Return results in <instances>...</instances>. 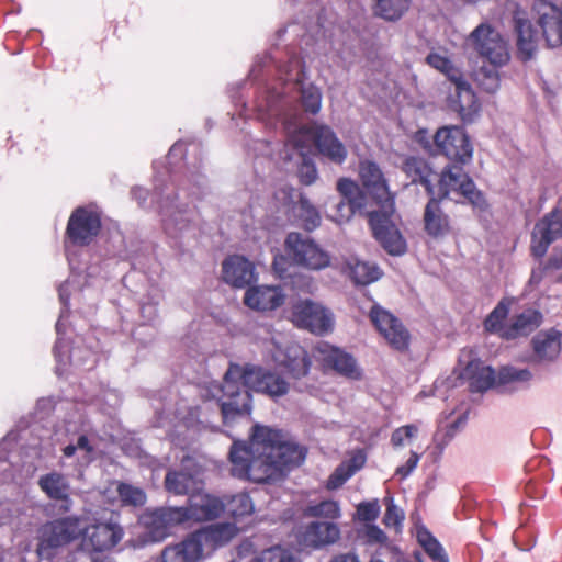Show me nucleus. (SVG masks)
<instances>
[{
    "label": "nucleus",
    "instance_id": "20e7f679",
    "mask_svg": "<svg viewBox=\"0 0 562 562\" xmlns=\"http://www.w3.org/2000/svg\"><path fill=\"white\" fill-rule=\"evenodd\" d=\"M467 44L490 66L504 67L510 60L506 37L488 22L480 23L467 37Z\"/></svg>",
    "mask_w": 562,
    "mask_h": 562
},
{
    "label": "nucleus",
    "instance_id": "4468645a",
    "mask_svg": "<svg viewBox=\"0 0 562 562\" xmlns=\"http://www.w3.org/2000/svg\"><path fill=\"white\" fill-rule=\"evenodd\" d=\"M186 514L180 507L147 510L140 516V524L148 531L150 541L158 542L169 536L170 530L184 521Z\"/></svg>",
    "mask_w": 562,
    "mask_h": 562
},
{
    "label": "nucleus",
    "instance_id": "9d476101",
    "mask_svg": "<svg viewBox=\"0 0 562 562\" xmlns=\"http://www.w3.org/2000/svg\"><path fill=\"white\" fill-rule=\"evenodd\" d=\"M82 532V521L78 518H66L46 524L41 529L38 554L49 558V549L67 544Z\"/></svg>",
    "mask_w": 562,
    "mask_h": 562
},
{
    "label": "nucleus",
    "instance_id": "5fc2aeb1",
    "mask_svg": "<svg viewBox=\"0 0 562 562\" xmlns=\"http://www.w3.org/2000/svg\"><path fill=\"white\" fill-rule=\"evenodd\" d=\"M337 190L345 198V200L362 206L363 198L358 184L355 181L342 178L337 183Z\"/></svg>",
    "mask_w": 562,
    "mask_h": 562
},
{
    "label": "nucleus",
    "instance_id": "13d9d810",
    "mask_svg": "<svg viewBox=\"0 0 562 562\" xmlns=\"http://www.w3.org/2000/svg\"><path fill=\"white\" fill-rule=\"evenodd\" d=\"M362 538L370 544H384L387 537L382 529L375 525L367 524L361 530Z\"/></svg>",
    "mask_w": 562,
    "mask_h": 562
},
{
    "label": "nucleus",
    "instance_id": "8fccbe9b",
    "mask_svg": "<svg viewBox=\"0 0 562 562\" xmlns=\"http://www.w3.org/2000/svg\"><path fill=\"white\" fill-rule=\"evenodd\" d=\"M508 315V306L506 303L501 302L492 311V313L485 319V328L488 331L499 333L503 337L504 330L508 328V326H503V322Z\"/></svg>",
    "mask_w": 562,
    "mask_h": 562
},
{
    "label": "nucleus",
    "instance_id": "5701e85b",
    "mask_svg": "<svg viewBox=\"0 0 562 562\" xmlns=\"http://www.w3.org/2000/svg\"><path fill=\"white\" fill-rule=\"evenodd\" d=\"M165 487L176 495L191 494L199 491L201 480L195 463L191 458H184L181 471H169L165 479Z\"/></svg>",
    "mask_w": 562,
    "mask_h": 562
},
{
    "label": "nucleus",
    "instance_id": "4d7b16f0",
    "mask_svg": "<svg viewBox=\"0 0 562 562\" xmlns=\"http://www.w3.org/2000/svg\"><path fill=\"white\" fill-rule=\"evenodd\" d=\"M385 503L386 512L383 521L386 527L394 528L398 531L404 520V512L394 504L392 497H386Z\"/></svg>",
    "mask_w": 562,
    "mask_h": 562
},
{
    "label": "nucleus",
    "instance_id": "0e129e2a",
    "mask_svg": "<svg viewBox=\"0 0 562 562\" xmlns=\"http://www.w3.org/2000/svg\"><path fill=\"white\" fill-rule=\"evenodd\" d=\"M547 277L553 279L552 273L548 269V263L546 266H538L533 268L528 282V286L531 289L539 288Z\"/></svg>",
    "mask_w": 562,
    "mask_h": 562
},
{
    "label": "nucleus",
    "instance_id": "3c124183",
    "mask_svg": "<svg viewBox=\"0 0 562 562\" xmlns=\"http://www.w3.org/2000/svg\"><path fill=\"white\" fill-rule=\"evenodd\" d=\"M64 346L61 345L60 339H58L56 346H55V357L59 363H66V359H69L70 362L75 363L76 366H86V364H93L94 363V353L92 351H87L85 353V357L80 356L79 348H72L70 351V355L68 357H63L61 348Z\"/></svg>",
    "mask_w": 562,
    "mask_h": 562
},
{
    "label": "nucleus",
    "instance_id": "6ab92c4d",
    "mask_svg": "<svg viewBox=\"0 0 562 562\" xmlns=\"http://www.w3.org/2000/svg\"><path fill=\"white\" fill-rule=\"evenodd\" d=\"M314 358L323 366L333 368L338 373L350 379H359L361 371L356 360L347 352L336 348L328 342L321 341L314 347Z\"/></svg>",
    "mask_w": 562,
    "mask_h": 562
},
{
    "label": "nucleus",
    "instance_id": "c756f323",
    "mask_svg": "<svg viewBox=\"0 0 562 562\" xmlns=\"http://www.w3.org/2000/svg\"><path fill=\"white\" fill-rule=\"evenodd\" d=\"M203 559L201 546L191 533L182 541L167 546L156 562H200Z\"/></svg>",
    "mask_w": 562,
    "mask_h": 562
},
{
    "label": "nucleus",
    "instance_id": "c85d7f7f",
    "mask_svg": "<svg viewBox=\"0 0 562 562\" xmlns=\"http://www.w3.org/2000/svg\"><path fill=\"white\" fill-rule=\"evenodd\" d=\"M340 537V530L334 522L314 521L306 526L301 535L300 543L304 548H321L336 542Z\"/></svg>",
    "mask_w": 562,
    "mask_h": 562
},
{
    "label": "nucleus",
    "instance_id": "864d4df0",
    "mask_svg": "<svg viewBox=\"0 0 562 562\" xmlns=\"http://www.w3.org/2000/svg\"><path fill=\"white\" fill-rule=\"evenodd\" d=\"M362 206L355 204L350 201L342 200L338 202L333 212L328 214L329 218L337 224H345L351 220L356 210Z\"/></svg>",
    "mask_w": 562,
    "mask_h": 562
},
{
    "label": "nucleus",
    "instance_id": "a18cd8bd",
    "mask_svg": "<svg viewBox=\"0 0 562 562\" xmlns=\"http://www.w3.org/2000/svg\"><path fill=\"white\" fill-rule=\"evenodd\" d=\"M417 540L435 562H448L440 543L429 533L428 530L419 528Z\"/></svg>",
    "mask_w": 562,
    "mask_h": 562
},
{
    "label": "nucleus",
    "instance_id": "774afa93",
    "mask_svg": "<svg viewBox=\"0 0 562 562\" xmlns=\"http://www.w3.org/2000/svg\"><path fill=\"white\" fill-rule=\"evenodd\" d=\"M364 462H366L364 454L362 452L358 451L355 454H352V457L348 461L344 462L342 464L347 465L348 470H352V475H353L358 470H360L363 467Z\"/></svg>",
    "mask_w": 562,
    "mask_h": 562
},
{
    "label": "nucleus",
    "instance_id": "603ef678",
    "mask_svg": "<svg viewBox=\"0 0 562 562\" xmlns=\"http://www.w3.org/2000/svg\"><path fill=\"white\" fill-rule=\"evenodd\" d=\"M77 278H78L77 276H71L70 279H68L66 281V283L59 288V299H60V302H61L64 308L68 307L69 299L71 295L70 289L75 290L76 292L78 291V288L75 286L78 283ZM65 317H66V310H63L60 313L59 319L56 323V331H57L58 336H60L63 333Z\"/></svg>",
    "mask_w": 562,
    "mask_h": 562
},
{
    "label": "nucleus",
    "instance_id": "69168bd1",
    "mask_svg": "<svg viewBox=\"0 0 562 562\" xmlns=\"http://www.w3.org/2000/svg\"><path fill=\"white\" fill-rule=\"evenodd\" d=\"M420 460V454L416 451H411V454L405 464L397 467L395 474L402 479L407 477L417 467Z\"/></svg>",
    "mask_w": 562,
    "mask_h": 562
},
{
    "label": "nucleus",
    "instance_id": "79ce46f5",
    "mask_svg": "<svg viewBox=\"0 0 562 562\" xmlns=\"http://www.w3.org/2000/svg\"><path fill=\"white\" fill-rule=\"evenodd\" d=\"M98 453L97 447L86 436H80L76 445H68L64 448L65 457L69 458L77 454L82 463L90 462Z\"/></svg>",
    "mask_w": 562,
    "mask_h": 562
},
{
    "label": "nucleus",
    "instance_id": "de8ad7c7",
    "mask_svg": "<svg viewBox=\"0 0 562 562\" xmlns=\"http://www.w3.org/2000/svg\"><path fill=\"white\" fill-rule=\"evenodd\" d=\"M419 427L416 424H409L396 428L391 436V443L395 449L411 446L417 438Z\"/></svg>",
    "mask_w": 562,
    "mask_h": 562
},
{
    "label": "nucleus",
    "instance_id": "a19ab883",
    "mask_svg": "<svg viewBox=\"0 0 562 562\" xmlns=\"http://www.w3.org/2000/svg\"><path fill=\"white\" fill-rule=\"evenodd\" d=\"M292 79L295 80V85L300 87L302 102L306 111H310L311 113H317L322 103V95L319 90L313 85L304 86L302 79L299 78V75H288L286 80Z\"/></svg>",
    "mask_w": 562,
    "mask_h": 562
},
{
    "label": "nucleus",
    "instance_id": "a878e982",
    "mask_svg": "<svg viewBox=\"0 0 562 562\" xmlns=\"http://www.w3.org/2000/svg\"><path fill=\"white\" fill-rule=\"evenodd\" d=\"M238 532V528L231 522L215 524L193 532V537L201 546L202 553L213 551L228 543Z\"/></svg>",
    "mask_w": 562,
    "mask_h": 562
},
{
    "label": "nucleus",
    "instance_id": "052dcab7",
    "mask_svg": "<svg viewBox=\"0 0 562 562\" xmlns=\"http://www.w3.org/2000/svg\"><path fill=\"white\" fill-rule=\"evenodd\" d=\"M548 269L554 280L562 281V244L553 248L548 260Z\"/></svg>",
    "mask_w": 562,
    "mask_h": 562
},
{
    "label": "nucleus",
    "instance_id": "2f4dec72",
    "mask_svg": "<svg viewBox=\"0 0 562 562\" xmlns=\"http://www.w3.org/2000/svg\"><path fill=\"white\" fill-rule=\"evenodd\" d=\"M533 358L537 362H551L561 352V334L555 329L541 330L532 339Z\"/></svg>",
    "mask_w": 562,
    "mask_h": 562
},
{
    "label": "nucleus",
    "instance_id": "ddd939ff",
    "mask_svg": "<svg viewBox=\"0 0 562 562\" xmlns=\"http://www.w3.org/2000/svg\"><path fill=\"white\" fill-rule=\"evenodd\" d=\"M270 353L276 364L284 368L293 379H301L310 371L307 352L296 342L273 341Z\"/></svg>",
    "mask_w": 562,
    "mask_h": 562
},
{
    "label": "nucleus",
    "instance_id": "f704fd0d",
    "mask_svg": "<svg viewBox=\"0 0 562 562\" xmlns=\"http://www.w3.org/2000/svg\"><path fill=\"white\" fill-rule=\"evenodd\" d=\"M288 144L284 150V159L286 160H295L296 158L301 160V166L299 169V177L302 183L311 184L317 178V170L315 165L307 158V155L311 153L307 148L303 150L295 146L290 140V134H288Z\"/></svg>",
    "mask_w": 562,
    "mask_h": 562
},
{
    "label": "nucleus",
    "instance_id": "7c9ffc66",
    "mask_svg": "<svg viewBox=\"0 0 562 562\" xmlns=\"http://www.w3.org/2000/svg\"><path fill=\"white\" fill-rule=\"evenodd\" d=\"M424 228L432 238H443L451 232L449 216L441 210L438 200L431 195L424 212Z\"/></svg>",
    "mask_w": 562,
    "mask_h": 562
},
{
    "label": "nucleus",
    "instance_id": "cd10ccee",
    "mask_svg": "<svg viewBox=\"0 0 562 562\" xmlns=\"http://www.w3.org/2000/svg\"><path fill=\"white\" fill-rule=\"evenodd\" d=\"M451 85V106L459 112L463 121H473L480 111V104L470 85L462 77L454 79Z\"/></svg>",
    "mask_w": 562,
    "mask_h": 562
},
{
    "label": "nucleus",
    "instance_id": "1a4fd4ad",
    "mask_svg": "<svg viewBox=\"0 0 562 562\" xmlns=\"http://www.w3.org/2000/svg\"><path fill=\"white\" fill-rule=\"evenodd\" d=\"M274 200L278 210L291 212L294 217L302 221L306 229L312 231L321 224V215L316 207L292 187H281L274 193Z\"/></svg>",
    "mask_w": 562,
    "mask_h": 562
},
{
    "label": "nucleus",
    "instance_id": "4be33fe9",
    "mask_svg": "<svg viewBox=\"0 0 562 562\" xmlns=\"http://www.w3.org/2000/svg\"><path fill=\"white\" fill-rule=\"evenodd\" d=\"M359 175L363 187L373 196L380 209H382V204H394V196L390 192L386 180L375 162L370 160L361 161Z\"/></svg>",
    "mask_w": 562,
    "mask_h": 562
},
{
    "label": "nucleus",
    "instance_id": "bb28decb",
    "mask_svg": "<svg viewBox=\"0 0 562 562\" xmlns=\"http://www.w3.org/2000/svg\"><path fill=\"white\" fill-rule=\"evenodd\" d=\"M538 24L549 47L562 46V8L546 5L537 8Z\"/></svg>",
    "mask_w": 562,
    "mask_h": 562
},
{
    "label": "nucleus",
    "instance_id": "e433bc0d",
    "mask_svg": "<svg viewBox=\"0 0 562 562\" xmlns=\"http://www.w3.org/2000/svg\"><path fill=\"white\" fill-rule=\"evenodd\" d=\"M404 172L412 178L413 182L423 183L430 195H435V187L431 181L436 177L428 164L417 157H408L403 164Z\"/></svg>",
    "mask_w": 562,
    "mask_h": 562
},
{
    "label": "nucleus",
    "instance_id": "338daca9",
    "mask_svg": "<svg viewBox=\"0 0 562 562\" xmlns=\"http://www.w3.org/2000/svg\"><path fill=\"white\" fill-rule=\"evenodd\" d=\"M180 220H178V214H171L168 215V217L165 220V226L168 232H171L173 228L182 231L186 227V223L189 221L187 217H183L182 214H180Z\"/></svg>",
    "mask_w": 562,
    "mask_h": 562
},
{
    "label": "nucleus",
    "instance_id": "b1692460",
    "mask_svg": "<svg viewBox=\"0 0 562 562\" xmlns=\"http://www.w3.org/2000/svg\"><path fill=\"white\" fill-rule=\"evenodd\" d=\"M285 301V294L278 285H256L247 289L244 295L246 306L258 312L273 311Z\"/></svg>",
    "mask_w": 562,
    "mask_h": 562
},
{
    "label": "nucleus",
    "instance_id": "6e6552de",
    "mask_svg": "<svg viewBox=\"0 0 562 562\" xmlns=\"http://www.w3.org/2000/svg\"><path fill=\"white\" fill-rule=\"evenodd\" d=\"M291 321L296 327L316 335H325L334 328L331 312L311 300H302L293 305Z\"/></svg>",
    "mask_w": 562,
    "mask_h": 562
},
{
    "label": "nucleus",
    "instance_id": "aec40b11",
    "mask_svg": "<svg viewBox=\"0 0 562 562\" xmlns=\"http://www.w3.org/2000/svg\"><path fill=\"white\" fill-rule=\"evenodd\" d=\"M184 514V521H205L217 518L224 510V503L215 495L199 491L191 494L187 507H180Z\"/></svg>",
    "mask_w": 562,
    "mask_h": 562
},
{
    "label": "nucleus",
    "instance_id": "ea45409f",
    "mask_svg": "<svg viewBox=\"0 0 562 562\" xmlns=\"http://www.w3.org/2000/svg\"><path fill=\"white\" fill-rule=\"evenodd\" d=\"M499 67L482 66L474 75V80L479 88L490 94H494L501 87Z\"/></svg>",
    "mask_w": 562,
    "mask_h": 562
},
{
    "label": "nucleus",
    "instance_id": "f8f14e48",
    "mask_svg": "<svg viewBox=\"0 0 562 562\" xmlns=\"http://www.w3.org/2000/svg\"><path fill=\"white\" fill-rule=\"evenodd\" d=\"M370 319L379 334L394 349L403 351L409 345V333L392 313L374 304L370 310Z\"/></svg>",
    "mask_w": 562,
    "mask_h": 562
},
{
    "label": "nucleus",
    "instance_id": "4c0bfd02",
    "mask_svg": "<svg viewBox=\"0 0 562 562\" xmlns=\"http://www.w3.org/2000/svg\"><path fill=\"white\" fill-rule=\"evenodd\" d=\"M40 488L52 499L67 501L70 494V485L65 475L50 472L38 480Z\"/></svg>",
    "mask_w": 562,
    "mask_h": 562
},
{
    "label": "nucleus",
    "instance_id": "9b49d317",
    "mask_svg": "<svg viewBox=\"0 0 562 562\" xmlns=\"http://www.w3.org/2000/svg\"><path fill=\"white\" fill-rule=\"evenodd\" d=\"M434 140L438 150L450 160L465 164L471 160L473 147L468 135L460 126H443L439 128Z\"/></svg>",
    "mask_w": 562,
    "mask_h": 562
},
{
    "label": "nucleus",
    "instance_id": "c03bdc74",
    "mask_svg": "<svg viewBox=\"0 0 562 562\" xmlns=\"http://www.w3.org/2000/svg\"><path fill=\"white\" fill-rule=\"evenodd\" d=\"M426 61L430 67L445 74L451 80V83L454 81V79L460 78L446 52H431L427 56Z\"/></svg>",
    "mask_w": 562,
    "mask_h": 562
},
{
    "label": "nucleus",
    "instance_id": "6e6d98bb",
    "mask_svg": "<svg viewBox=\"0 0 562 562\" xmlns=\"http://www.w3.org/2000/svg\"><path fill=\"white\" fill-rule=\"evenodd\" d=\"M252 562H297L290 552L281 547H272L262 551Z\"/></svg>",
    "mask_w": 562,
    "mask_h": 562
},
{
    "label": "nucleus",
    "instance_id": "0eeeda50",
    "mask_svg": "<svg viewBox=\"0 0 562 562\" xmlns=\"http://www.w3.org/2000/svg\"><path fill=\"white\" fill-rule=\"evenodd\" d=\"M369 221L374 237L390 255L401 256L406 251V241L397 228L398 216L393 203L382 204V209L371 212Z\"/></svg>",
    "mask_w": 562,
    "mask_h": 562
},
{
    "label": "nucleus",
    "instance_id": "37998d69",
    "mask_svg": "<svg viewBox=\"0 0 562 562\" xmlns=\"http://www.w3.org/2000/svg\"><path fill=\"white\" fill-rule=\"evenodd\" d=\"M532 373L526 368H516L512 366L504 367L497 374L499 384H527L532 380Z\"/></svg>",
    "mask_w": 562,
    "mask_h": 562
},
{
    "label": "nucleus",
    "instance_id": "49530a36",
    "mask_svg": "<svg viewBox=\"0 0 562 562\" xmlns=\"http://www.w3.org/2000/svg\"><path fill=\"white\" fill-rule=\"evenodd\" d=\"M254 502L246 493L232 496L227 503V512L234 517L249 516L254 513Z\"/></svg>",
    "mask_w": 562,
    "mask_h": 562
},
{
    "label": "nucleus",
    "instance_id": "dca6fc26",
    "mask_svg": "<svg viewBox=\"0 0 562 562\" xmlns=\"http://www.w3.org/2000/svg\"><path fill=\"white\" fill-rule=\"evenodd\" d=\"M101 227L100 214L92 207H78L68 221V237L78 245L89 244Z\"/></svg>",
    "mask_w": 562,
    "mask_h": 562
},
{
    "label": "nucleus",
    "instance_id": "bf43d9fd",
    "mask_svg": "<svg viewBox=\"0 0 562 562\" xmlns=\"http://www.w3.org/2000/svg\"><path fill=\"white\" fill-rule=\"evenodd\" d=\"M190 416H182L177 425H175V431L170 434L172 440H176V437L183 435L186 431L195 432V422H196V412L191 411Z\"/></svg>",
    "mask_w": 562,
    "mask_h": 562
},
{
    "label": "nucleus",
    "instance_id": "412c9836",
    "mask_svg": "<svg viewBox=\"0 0 562 562\" xmlns=\"http://www.w3.org/2000/svg\"><path fill=\"white\" fill-rule=\"evenodd\" d=\"M460 378L469 383L472 391L482 392L497 382V375L490 366L479 359H472L470 353L462 355L459 361Z\"/></svg>",
    "mask_w": 562,
    "mask_h": 562
},
{
    "label": "nucleus",
    "instance_id": "f257e3e1",
    "mask_svg": "<svg viewBox=\"0 0 562 562\" xmlns=\"http://www.w3.org/2000/svg\"><path fill=\"white\" fill-rule=\"evenodd\" d=\"M304 459L303 447L260 425L254 426L249 442L234 441L229 451L232 474L255 483L277 482Z\"/></svg>",
    "mask_w": 562,
    "mask_h": 562
},
{
    "label": "nucleus",
    "instance_id": "680f3d73",
    "mask_svg": "<svg viewBox=\"0 0 562 562\" xmlns=\"http://www.w3.org/2000/svg\"><path fill=\"white\" fill-rule=\"evenodd\" d=\"M357 514L363 521H373L380 514V505L378 501L361 503L358 505Z\"/></svg>",
    "mask_w": 562,
    "mask_h": 562
},
{
    "label": "nucleus",
    "instance_id": "72a5a7b5",
    "mask_svg": "<svg viewBox=\"0 0 562 562\" xmlns=\"http://www.w3.org/2000/svg\"><path fill=\"white\" fill-rule=\"evenodd\" d=\"M541 324V314L536 310L528 308L516 315L510 325L503 333L507 339L525 336L535 330Z\"/></svg>",
    "mask_w": 562,
    "mask_h": 562
},
{
    "label": "nucleus",
    "instance_id": "423d86ee",
    "mask_svg": "<svg viewBox=\"0 0 562 562\" xmlns=\"http://www.w3.org/2000/svg\"><path fill=\"white\" fill-rule=\"evenodd\" d=\"M289 259L296 266L318 271L329 267L331 257L314 239L301 233L292 232L284 240Z\"/></svg>",
    "mask_w": 562,
    "mask_h": 562
},
{
    "label": "nucleus",
    "instance_id": "393cba45",
    "mask_svg": "<svg viewBox=\"0 0 562 562\" xmlns=\"http://www.w3.org/2000/svg\"><path fill=\"white\" fill-rule=\"evenodd\" d=\"M223 280L234 288H245L256 279L255 266L244 256L234 255L222 263Z\"/></svg>",
    "mask_w": 562,
    "mask_h": 562
},
{
    "label": "nucleus",
    "instance_id": "58836bf2",
    "mask_svg": "<svg viewBox=\"0 0 562 562\" xmlns=\"http://www.w3.org/2000/svg\"><path fill=\"white\" fill-rule=\"evenodd\" d=\"M411 0H375L374 14L387 20H398L409 8Z\"/></svg>",
    "mask_w": 562,
    "mask_h": 562
},
{
    "label": "nucleus",
    "instance_id": "39448f33",
    "mask_svg": "<svg viewBox=\"0 0 562 562\" xmlns=\"http://www.w3.org/2000/svg\"><path fill=\"white\" fill-rule=\"evenodd\" d=\"M435 198H447L458 203L467 201L477 211H484L487 206L474 182L458 167L448 168L440 175L435 187Z\"/></svg>",
    "mask_w": 562,
    "mask_h": 562
},
{
    "label": "nucleus",
    "instance_id": "09e8293b",
    "mask_svg": "<svg viewBox=\"0 0 562 562\" xmlns=\"http://www.w3.org/2000/svg\"><path fill=\"white\" fill-rule=\"evenodd\" d=\"M305 515L310 517H324L336 519L340 516V508L335 501H323L318 504H310L305 508Z\"/></svg>",
    "mask_w": 562,
    "mask_h": 562
},
{
    "label": "nucleus",
    "instance_id": "2eb2a0df",
    "mask_svg": "<svg viewBox=\"0 0 562 562\" xmlns=\"http://www.w3.org/2000/svg\"><path fill=\"white\" fill-rule=\"evenodd\" d=\"M82 542L85 550L102 552L112 549L123 538L121 526L113 519L103 522H95L90 526H82Z\"/></svg>",
    "mask_w": 562,
    "mask_h": 562
},
{
    "label": "nucleus",
    "instance_id": "f3484780",
    "mask_svg": "<svg viewBox=\"0 0 562 562\" xmlns=\"http://www.w3.org/2000/svg\"><path fill=\"white\" fill-rule=\"evenodd\" d=\"M513 26L517 56L524 60L532 59L539 49L540 37L527 13L516 11L513 16Z\"/></svg>",
    "mask_w": 562,
    "mask_h": 562
},
{
    "label": "nucleus",
    "instance_id": "f03ea898",
    "mask_svg": "<svg viewBox=\"0 0 562 562\" xmlns=\"http://www.w3.org/2000/svg\"><path fill=\"white\" fill-rule=\"evenodd\" d=\"M289 389L285 379L276 372L258 366L232 364L224 375L223 383H212L207 393L217 401L223 420L227 424L250 413V391L277 398L285 395Z\"/></svg>",
    "mask_w": 562,
    "mask_h": 562
},
{
    "label": "nucleus",
    "instance_id": "e2e57ef3",
    "mask_svg": "<svg viewBox=\"0 0 562 562\" xmlns=\"http://www.w3.org/2000/svg\"><path fill=\"white\" fill-rule=\"evenodd\" d=\"M351 476L352 470H348V467L341 463L329 476L327 481V487L329 490H336L340 487Z\"/></svg>",
    "mask_w": 562,
    "mask_h": 562
},
{
    "label": "nucleus",
    "instance_id": "7ed1b4c3",
    "mask_svg": "<svg viewBox=\"0 0 562 562\" xmlns=\"http://www.w3.org/2000/svg\"><path fill=\"white\" fill-rule=\"evenodd\" d=\"M284 127L290 134V140L302 150L307 148L317 151L336 164H341L347 157V149L333 130L325 125H303L297 116L284 120Z\"/></svg>",
    "mask_w": 562,
    "mask_h": 562
},
{
    "label": "nucleus",
    "instance_id": "c9c22d12",
    "mask_svg": "<svg viewBox=\"0 0 562 562\" xmlns=\"http://www.w3.org/2000/svg\"><path fill=\"white\" fill-rule=\"evenodd\" d=\"M104 494L109 501H114L113 495L116 494L123 505L142 506L146 503L145 492L127 483L112 482Z\"/></svg>",
    "mask_w": 562,
    "mask_h": 562
},
{
    "label": "nucleus",
    "instance_id": "473e14b6",
    "mask_svg": "<svg viewBox=\"0 0 562 562\" xmlns=\"http://www.w3.org/2000/svg\"><path fill=\"white\" fill-rule=\"evenodd\" d=\"M344 271L356 284L362 285L375 282L382 277V271L376 265L357 258L349 259Z\"/></svg>",
    "mask_w": 562,
    "mask_h": 562
},
{
    "label": "nucleus",
    "instance_id": "a211bd4d",
    "mask_svg": "<svg viewBox=\"0 0 562 562\" xmlns=\"http://www.w3.org/2000/svg\"><path fill=\"white\" fill-rule=\"evenodd\" d=\"M562 235V212L554 209L544 215L533 227L531 250L537 257H542L549 246Z\"/></svg>",
    "mask_w": 562,
    "mask_h": 562
}]
</instances>
